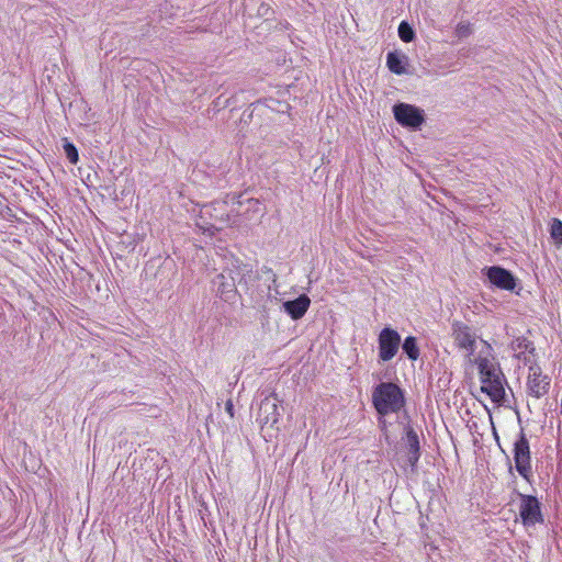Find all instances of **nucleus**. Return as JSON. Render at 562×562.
<instances>
[{
    "label": "nucleus",
    "mask_w": 562,
    "mask_h": 562,
    "mask_svg": "<svg viewBox=\"0 0 562 562\" xmlns=\"http://www.w3.org/2000/svg\"><path fill=\"white\" fill-rule=\"evenodd\" d=\"M372 403L380 415H389L400 412L404 404L405 397L398 385L392 382H381L372 392Z\"/></svg>",
    "instance_id": "1"
},
{
    "label": "nucleus",
    "mask_w": 562,
    "mask_h": 562,
    "mask_svg": "<svg viewBox=\"0 0 562 562\" xmlns=\"http://www.w3.org/2000/svg\"><path fill=\"white\" fill-rule=\"evenodd\" d=\"M514 460L517 472L526 480L531 475V458L529 441L521 430L518 439L514 443Z\"/></svg>",
    "instance_id": "2"
},
{
    "label": "nucleus",
    "mask_w": 562,
    "mask_h": 562,
    "mask_svg": "<svg viewBox=\"0 0 562 562\" xmlns=\"http://www.w3.org/2000/svg\"><path fill=\"white\" fill-rule=\"evenodd\" d=\"M393 113L398 124L413 130L420 128L425 121L424 111L407 103L395 104L393 106Z\"/></svg>",
    "instance_id": "3"
},
{
    "label": "nucleus",
    "mask_w": 562,
    "mask_h": 562,
    "mask_svg": "<svg viewBox=\"0 0 562 562\" xmlns=\"http://www.w3.org/2000/svg\"><path fill=\"white\" fill-rule=\"evenodd\" d=\"M452 338L458 348L465 351V358L473 356L476 348V334L472 327L461 322H453Z\"/></svg>",
    "instance_id": "4"
},
{
    "label": "nucleus",
    "mask_w": 562,
    "mask_h": 562,
    "mask_svg": "<svg viewBox=\"0 0 562 562\" xmlns=\"http://www.w3.org/2000/svg\"><path fill=\"white\" fill-rule=\"evenodd\" d=\"M379 358L382 361H389L397 353L401 336L392 328H383L379 335Z\"/></svg>",
    "instance_id": "5"
},
{
    "label": "nucleus",
    "mask_w": 562,
    "mask_h": 562,
    "mask_svg": "<svg viewBox=\"0 0 562 562\" xmlns=\"http://www.w3.org/2000/svg\"><path fill=\"white\" fill-rule=\"evenodd\" d=\"M483 271L490 283L497 289L514 291L518 284L517 278L509 270L501 266H492Z\"/></svg>",
    "instance_id": "6"
},
{
    "label": "nucleus",
    "mask_w": 562,
    "mask_h": 562,
    "mask_svg": "<svg viewBox=\"0 0 562 562\" xmlns=\"http://www.w3.org/2000/svg\"><path fill=\"white\" fill-rule=\"evenodd\" d=\"M550 382V378L542 374L539 366L529 367V374L527 380V390L529 395L536 398L544 396L549 392Z\"/></svg>",
    "instance_id": "7"
},
{
    "label": "nucleus",
    "mask_w": 562,
    "mask_h": 562,
    "mask_svg": "<svg viewBox=\"0 0 562 562\" xmlns=\"http://www.w3.org/2000/svg\"><path fill=\"white\" fill-rule=\"evenodd\" d=\"M519 515L525 526H533L542 521L540 504L535 496L520 495Z\"/></svg>",
    "instance_id": "8"
},
{
    "label": "nucleus",
    "mask_w": 562,
    "mask_h": 562,
    "mask_svg": "<svg viewBox=\"0 0 562 562\" xmlns=\"http://www.w3.org/2000/svg\"><path fill=\"white\" fill-rule=\"evenodd\" d=\"M213 291L225 302H232L235 300L237 290L235 279L224 273L217 274L212 280Z\"/></svg>",
    "instance_id": "9"
},
{
    "label": "nucleus",
    "mask_w": 562,
    "mask_h": 562,
    "mask_svg": "<svg viewBox=\"0 0 562 562\" xmlns=\"http://www.w3.org/2000/svg\"><path fill=\"white\" fill-rule=\"evenodd\" d=\"M278 398L274 394L266 396L259 406L258 419L267 425H274L279 419Z\"/></svg>",
    "instance_id": "10"
},
{
    "label": "nucleus",
    "mask_w": 562,
    "mask_h": 562,
    "mask_svg": "<svg viewBox=\"0 0 562 562\" xmlns=\"http://www.w3.org/2000/svg\"><path fill=\"white\" fill-rule=\"evenodd\" d=\"M311 304V300L306 294L300 295L297 299L292 301H285L283 303V310L294 321L302 318L307 312Z\"/></svg>",
    "instance_id": "11"
},
{
    "label": "nucleus",
    "mask_w": 562,
    "mask_h": 562,
    "mask_svg": "<svg viewBox=\"0 0 562 562\" xmlns=\"http://www.w3.org/2000/svg\"><path fill=\"white\" fill-rule=\"evenodd\" d=\"M483 344H484V349H482L477 355H475V352H474L473 356H470L469 358H467L468 362L474 363L477 366L480 374H482L484 371H488L491 369L498 367L494 362V360L491 358L492 357L491 356L492 347L486 341H483Z\"/></svg>",
    "instance_id": "12"
},
{
    "label": "nucleus",
    "mask_w": 562,
    "mask_h": 562,
    "mask_svg": "<svg viewBox=\"0 0 562 562\" xmlns=\"http://www.w3.org/2000/svg\"><path fill=\"white\" fill-rule=\"evenodd\" d=\"M406 445H407V449H408V462L412 465H415L420 457L419 439H418L417 434L412 428H409L406 431Z\"/></svg>",
    "instance_id": "13"
},
{
    "label": "nucleus",
    "mask_w": 562,
    "mask_h": 562,
    "mask_svg": "<svg viewBox=\"0 0 562 562\" xmlns=\"http://www.w3.org/2000/svg\"><path fill=\"white\" fill-rule=\"evenodd\" d=\"M503 381L504 380H499V381H495V382H494V380H492L490 382L483 381L481 390H482V392L486 393L492 398V401L501 402L505 395Z\"/></svg>",
    "instance_id": "14"
},
{
    "label": "nucleus",
    "mask_w": 562,
    "mask_h": 562,
    "mask_svg": "<svg viewBox=\"0 0 562 562\" xmlns=\"http://www.w3.org/2000/svg\"><path fill=\"white\" fill-rule=\"evenodd\" d=\"M404 58V56L395 52H390L386 56V65L389 69L396 75L405 74Z\"/></svg>",
    "instance_id": "15"
},
{
    "label": "nucleus",
    "mask_w": 562,
    "mask_h": 562,
    "mask_svg": "<svg viewBox=\"0 0 562 562\" xmlns=\"http://www.w3.org/2000/svg\"><path fill=\"white\" fill-rule=\"evenodd\" d=\"M403 351L407 355L411 360H417L419 357V348L417 346L416 338L408 336L405 338L402 345Z\"/></svg>",
    "instance_id": "16"
},
{
    "label": "nucleus",
    "mask_w": 562,
    "mask_h": 562,
    "mask_svg": "<svg viewBox=\"0 0 562 562\" xmlns=\"http://www.w3.org/2000/svg\"><path fill=\"white\" fill-rule=\"evenodd\" d=\"M398 36L405 43H409V42H412L414 40L415 32H414L412 26L406 21H402L400 23V25H398Z\"/></svg>",
    "instance_id": "17"
},
{
    "label": "nucleus",
    "mask_w": 562,
    "mask_h": 562,
    "mask_svg": "<svg viewBox=\"0 0 562 562\" xmlns=\"http://www.w3.org/2000/svg\"><path fill=\"white\" fill-rule=\"evenodd\" d=\"M550 235L555 244L562 245V221L553 218L550 225Z\"/></svg>",
    "instance_id": "18"
},
{
    "label": "nucleus",
    "mask_w": 562,
    "mask_h": 562,
    "mask_svg": "<svg viewBox=\"0 0 562 562\" xmlns=\"http://www.w3.org/2000/svg\"><path fill=\"white\" fill-rule=\"evenodd\" d=\"M480 380H481V383H483V381L490 382L492 380H494V382H495V381L504 380V374L502 373L499 367H496L488 371H484L482 374H480Z\"/></svg>",
    "instance_id": "19"
},
{
    "label": "nucleus",
    "mask_w": 562,
    "mask_h": 562,
    "mask_svg": "<svg viewBox=\"0 0 562 562\" xmlns=\"http://www.w3.org/2000/svg\"><path fill=\"white\" fill-rule=\"evenodd\" d=\"M64 150L71 164H77L79 160V155L76 146L69 142H66L64 145Z\"/></svg>",
    "instance_id": "20"
},
{
    "label": "nucleus",
    "mask_w": 562,
    "mask_h": 562,
    "mask_svg": "<svg viewBox=\"0 0 562 562\" xmlns=\"http://www.w3.org/2000/svg\"><path fill=\"white\" fill-rule=\"evenodd\" d=\"M472 33L471 25L469 23L461 22L457 25L456 34L459 37H467Z\"/></svg>",
    "instance_id": "21"
},
{
    "label": "nucleus",
    "mask_w": 562,
    "mask_h": 562,
    "mask_svg": "<svg viewBox=\"0 0 562 562\" xmlns=\"http://www.w3.org/2000/svg\"><path fill=\"white\" fill-rule=\"evenodd\" d=\"M226 411L232 415L233 404L231 402L226 403Z\"/></svg>",
    "instance_id": "22"
},
{
    "label": "nucleus",
    "mask_w": 562,
    "mask_h": 562,
    "mask_svg": "<svg viewBox=\"0 0 562 562\" xmlns=\"http://www.w3.org/2000/svg\"><path fill=\"white\" fill-rule=\"evenodd\" d=\"M269 273H271L272 281L276 282V274H273L271 271H269Z\"/></svg>",
    "instance_id": "23"
}]
</instances>
